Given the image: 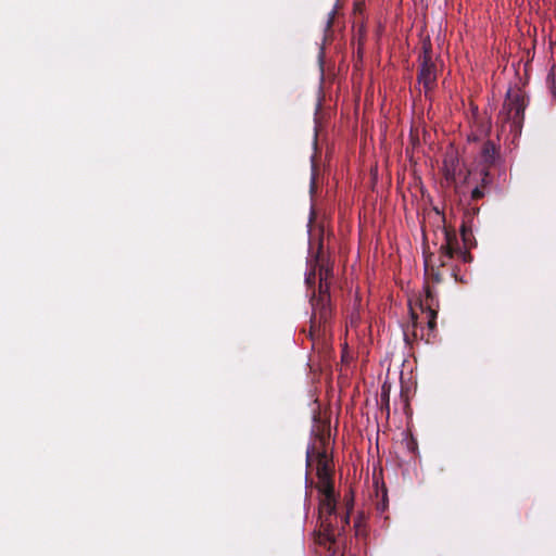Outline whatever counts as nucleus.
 I'll use <instances>...</instances> for the list:
<instances>
[{
    "mask_svg": "<svg viewBox=\"0 0 556 556\" xmlns=\"http://www.w3.org/2000/svg\"><path fill=\"white\" fill-rule=\"evenodd\" d=\"M329 435V432L325 430L316 434L314 443L308 445L306 451V465L309 467L313 462L316 463L318 482L315 486L320 494L318 505L320 532L328 542L336 543L337 539L344 533L346 526L350 525V514L353 510L354 500L353 496L345 495V511L340 515L338 514L333 482V462L327 452Z\"/></svg>",
    "mask_w": 556,
    "mask_h": 556,
    "instance_id": "1",
    "label": "nucleus"
},
{
    "mask_svg": "<svg viewBox=\"0 0 556 556\" xmlns=\"http://www.w3.org/2000/svg\"><path fill=\"white\" fill-rule=\"evenodd\" d=\"M443 233L444 242L440 247L439 255H425V274L434 283H440L443 280L442 268L445 267L450 271L451 277H456L453 267L450 266L452 260L457 258L464 263L472 261V255L469 251L463 250L459 245L457 235L453 228L444 226Z\"/></svg>",
    "mask_w": 556,
    "mask_h": 556,
    "instance_id": "2",
    "label": "nucleus"
},
{
    "mask_svg": "<svg viewBox=\"0 0 556 556\" xmlns=\"http://www.w3.org/2000/svg\"><path fill=\"white\" fill-rule=\"evenodd\" d=\"M526 106L525 96L520 90H508L500 112V119L509 124V131L514 132L515 136L521 132Z\"/></svg>",
    "mask_w": 556,
    "mask_h": 556,
    "instance_id": "3",
    "label": "nucleus"
},
{
    "mask_svg": "<svg viewBox=\"0 0 556 556\" xmlns=\"http://www.w3.org/2000/svg\"><path fill=\"white\" fill-rule=\"evenodd\" d=\"M422 50L417 80L422 85L425 92L428 93L437 86V67L432 61L431 45H424Z\"/></svg>",
    "mask_w": 556,
    "mask_h": 556,
    "instance_id": "4",
    "label": "nucleus"
},
{
    "mask_svg": "<svg viewBox=\"0 0 556 556\" xmlns=\"http://www.w3.org/2000/svg\"><path fill=\"white\" fill-rule=\"evenodd\" d=\"M311 306L313 309L311 317V333H313L316 325L320 326L330 318V295H316V292L313 291L311 296Z\"/></svg>",
    "mask_w": 556,
    "mask_h": 556,
    "instance_id": "5",
    "label": "nucleus"
},
{
    "mask_svg": "<svg viewBox=\"0 0 556 556\" xmlns=\"http://www.w3.org/2000/svg\"><path fill=\"white\" fill-rule=\"evenodd\" d=\"M428 317V332L425 333L424 329L420 330V336L417 331V315L412 311V334H408L407 331H404V339L406 343L412 344V341H417L418 339L425 340L426 343L432 342L435 338V329H437V317L438 311L425 312Z\"/></svg>",
    "mask_w": 556,
    "mask_h": 556,
    "instance_id": "6",
    "label": "nucleus"
},
{
    "mask_svg": "<svg viewBox=\"0 0 556 556\" xmlns=\"http://www.w3.org/2000/svg\"><path fill=\"white\" fill-rule=\"evenodd\" d=\"M419 307L422 312L439 309V301L437 299V294L428 285L425 287V296L419 300Z\"/></svg>",
    "mask_w": 556,
    "mask_h": 556,
    "instance_id": "7",
    "label": "nucleus"
},
{
    "mask_svg": "<svg viewBox=\"0 0 556 556\" xmlns=\"http://www.w3.org/2000/svg\"><path fill=\"white\" fill-rule=\"evenodd\" d=\"M497 155L498 151L496 146L490 140L485 141L481 149V160L483 167L490 168L494 164Z\"/></svg>",
    "mask_w": 556,
    "mask_h": 556,
    "instance_id": "8",
    "label": "nucleus"
},
{
    "mask_svg": "<svg viewBox=\"0 0 556 556\" xmlns=\"http://www.w3.org/2000/svg\"><path fill=\"white\" fill-rule=\"evenodd\" d=\"M316 267L318 268L319 280H330L332 277V268L326 262L323 255V244H319L318 252L316 254Z\"/></svg>",
    "mask_w": 556,
    "mask_h": 556,
    "instance_id": "9",
    "label": "nucleus"
},
{
    "mask_svg": "<svg viewBox=\"0 0 556 556\" xmlns=\"http://www.w3.org/2000/svg\"><path fill=\"white\" fill-rule=\"evenodd\" d=\"M460 236L462 240L464 242V250L468 251L470 248H472L473 243V235L471 230V226L468 225V220H463V224L460 226Z\"/></svg>",
    "mask_w": 556,
    "mask_h": 556,
    "instance_id": "10",
    "label": "nucleus"
},
{
    "mask_svg": "<svg viewBox=\"0 0 556 556\" xmlns=\"http://www.w3.org/2000/svg\"><path fill=\"white\" fill-rule=\"evenodd\" d=\"M479 176H480V182L478 185H481V186H483L484 188H486L489 190L490 185L492 182V177H491V174H490V168L482 167L481 170H480Z\"/></svg>",
    "mask_w": 556,
    "mask_h": 556,
    "instance_id": "11",
    "label": "nucleus"
},
{
    "mask_svg": "<svg viewBox=\"0 0 556 556\" xmlns=\"http://www.w3.org/2000/svg\"><path fill=\"white\" fill-rule=\"evenodd\" d=\"M488 189L484 188L483 186L481 185H476L475 188L471 190V200L472 201H478L482 198H484V195L488 193Z\"/></svg>",
    "mask_w": 556,
    "mask_h": 556,
    "instance_id": "12",
    "label": "nucleus"
},
{
    "mask_svg": "<svg viewBox=\"0 0 556 556\" xmlns=\"http://www.w3.org/2000/svg\"><path fill=\"white\" fill-rule=\"evenodd\" d=\"M547 84L553 97H556V66H553L551 70L547 76Z\"/></svg>",
    "mask_w": 556,
    "mask_h": 556,
    "instance_id": "13",
    "label": "nucleus"
},
{
    "mask_svg": "<svg viewBox=\"0 0 556 556\" xmlns=\"http://www.w3.org/2000/svg\"><path fill=\"white\" fill-rule=\"evenodd\" d=\"M330 282L329 280H319L318 293L316 295H330Z\"/></svg>",
    "mask_w": 556,
    "mask_h": 556,
    "instance_id": "14",
    "label": "nucleus"
},
{
    "mask_svg": "<svg viewBox=\"0 0 556 556\" xmlns=\"http://www.w3.org/2000/svg\"><path fill=\"white\" fill-rule=\"evenodd\" d=\"M381 401L386 405L387 409H389V390H387L384 387L381 391Z\"/></svg>",
    "mask_w": 556,
    "mask_h": 556,
    "instance_id": "15",
    "label": "nucleus"
},
{
    "mask_svg": "<svg viewBox=\"0 0 556 556\" xmlns=\"http://www.w3.org/2000/svg\"><path fill=\"white\" fill-rule=\"evenodd\" d=\"M315 278H316V273H315V270H313L312 273H309V274L306 276L305 281H306V283H307L308 286H312V285H314V283H315Z\"/></svg>",
    "mask_w": 556,
    "mask_h": 556,
    "instance_id": "16",
    "label": "nucleus"
},
{
    "mask_svg": "<svg viewBox=\"0 0 556 556\" xmlns=\"http://www.w3.org/2000/svg\"><path fill=\"white\" fill-rule=\"evenodd\" d=\"M386 497H387V493L384 492L382 502L378 503V505H377V508L380 511H384V509L387 508Z\"/></svg>",
    "mask_w": 556,
    "mask_h": 556,
    "instance_id": "17",
    "label": "nucleus"
},
{
    "mask_svg": "<svg viewBox=\"0 0 556 556\" xmlns=\"http://www.w3.org/2000/svg\"><path fill=\"white\" fill-rule=\"evenodd\" d=\"M478 212H479V208H478V207L472 208V213H471V214H469V215H470V217L472 218L476 214H478Z\"/></svg>",
    "mask_w": 556,
    "mask_h": 556,
    "instance_id": "18",
    "label": "nucleus"
},
{
    "mask_svg": "<svg viewBox=\"0 0 556 556\" xmlns=\"http://www.w3.org/2000/svg\"><path fill=\"white\" fill-rule=\"evenodd\" d=\"M314 187H315V178L313 177V178H312L311 188H312V189H314Z\"/></svg>",
    "mask_w": 556,
    "mask_h": 556,
    "instance_id": "19",
    "label": "nucleus"
},
{
    "mask_svg": "<svg viewBox=\"0 0 556 556\" xmlns=\"http://www.w3.org/2000/svg\"><path fill=\"white\" fill-rule=\"evenodd\" d=\"M358 526H359V521H356L355 527L358 528Z\"/></svg>",
    "mask_w": 556,
    "mask_h": 556,
    "instance_id": "20",
    "label": "nucleus"
}]
</instances>
